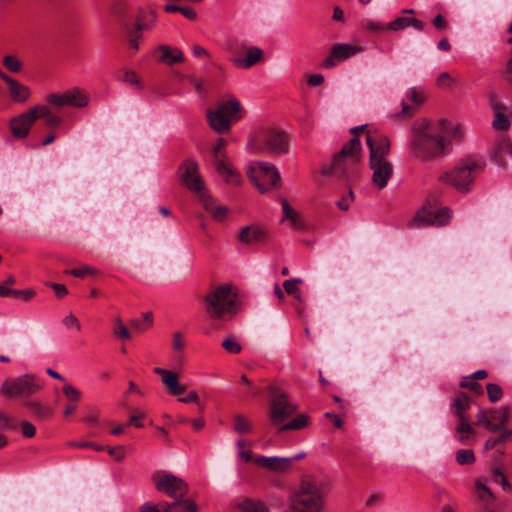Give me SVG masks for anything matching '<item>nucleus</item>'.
<instances>
[{"instance_id":"nucleus-38","label":"nucleus","mask_w":512,"mask_h":512,"mask_svg":"<svg viewBox=\"0 0 512 512\" xmlns=\"http://www.w3.org/2000/svg\"><path fill=\"white\" fill-rule=\"evenodd\" d=\"M411 18L400 16L387 24V30L400 31L411 26Z\"/></svg>"},{"instance_id":"nucleus-14","label":"nucleus","mask_w":512,"mask_h":512,"mask_svg":"<svg viewBox=\"0 0 512 512\" xmlns=\"http://www.w3.org/2000/svg\"><path fill=\"white\" fill-rule=\"evenodd\" d=\"M181 183L199 199L205 195L204 183L199 175V167L194 159H186L179 167Z\"/></svg>"},{"instance_id":"nucleus-4","label":"nucleus","mask_w":512,"mask_h":512,"mask_svg":"<svg viewBox=\"0 0 512 512\" xmlns=\"http://www.w3.org/2000/svg\"><path fill=\"white\" fill-rule=\"evenodd\" d=\"M325 506V486L316 479L303 480L290 496L292 512H323Z\"/></svg>"},{"instance_id":"nucleus-37","label":"nucleus","mask_w":512,"mask_h":512,"mask_svg":"<svg viewBox=\"0 0 512 512\" xmlns=\"http://www.w3.org/2000/svg\"><path fill=\"white\" fill-rule=\"evenodd\" d=\"M308 423V418L306 415H299L296 418H294L292 421L282 425L280 427V431H286V430H298L303 427H305Z\"/></svg>"},{"instance_id":"nucleus-18","label":"nucleus","mask_w":512,"mask_h":512,"mask_svg":"<svg viewBox=\"0 0 512 512\" xmlns=\"http://www.w3.org/2000/svg\"><path fill=\"white\" fill-rule=\"evenodd\" d=\"M154 373L161 377V381L170 395L177 396L186 391V386L179 382V376L176 372L156 367Z\"/></svg>"},{"instance_id":"nucleus-36","label":"nucleus","mask_w":512,"mask_h":512,"mask_svg":"<svg viewBox=\"0 0 512 512\" xmlns=\"http://www.w3.org/2000/svg\"><path fill=\"white\" fill-rule=\"evenodd\" d=\"M233 428L237 434L243 435L252 430V425L243 415H236Z\"/></svg>"},{"instance_id":"nucleus-8","label":"nucleus","mask_w":512,"mask_h":512,"mask_svg":"<svg viewBox=\"0 0 512 512\" xmlns=\"http://www.w3.org/2000/svg\"><path fill=\"white\" fill-rule=\"evenodd\" d=\"M237 296L228 284L220 285L205 298L206 312L213 319H221L225 315L236 313Z\"/></svg>"},{"instance_id":"nucleus-26","label":"nucleus","mask_w":512,"mask_h":512,"mask_svg":"<svg viewBox=\"0 0 512 512\" xmlns=\"http://www.w3.org/2000/svg\"><path fill=\"white\" fill-rule=\"evenodd\" d=\"M264 237L263 231L257 226H246L239 234V241L251 245L258 243Z\"/></svg>"},{"instance_id":"nucleus-58","label":"nucleus","mask_w":512,"mask_h":512,"mask_svg":"<svg viewBox=\"0 0 512 512\" xmlns=\"http://www.w3.org/2000/svg\"><path fill=\"white\" fill-rule=\"evenodd\" d=\"M109 455L112 456L116 461H122L125 457L124 449L122 446L108 447L106 448Z\"/></svg>"},{"instance_id":"nucleus-10","label":"nucleus","mask_w":512,"mask_h":512,"mask_svg":"<svg viewBox=\"0 0 512 512\" xmlns=\"http://www.w3.org/2000/svg\"><path fill=\"white\" fill-rule=\"evenodd\" d=\"M248 177L261 193L279 187L281 178L275 165L269 162L255 161L249 164Z\"/></svg>"},{"instance_id":"nucleus-27","label":"nucleus","mask_w":512,"mask_h":512,"mask_svg":"<svg viewBox=\"0 0 512 512\" xmlns=\"http://www.w3.org/2000/svg\"><path fill=\"white\" fill-rule=\"evenodd\" d=\"M161 52L160 61L168 65L179 63L184 60V55L179 49H172L167 45L159 46Z\"/></svg>"},{"instance_id":"nucleus-31","label":"nucleus","mask_w":512,"mask_h":512,"mask_svg":"<svg viewBox=\"0 0 512 512\" xmlns=\"http://www.w3.org/2000/svg\"><path fill=\"white\" fill-rule=\"evenodd\" d=\"M283 220H289L295 228H302L304 223L297 212L289 205L286 199H281Z\"/></svg>"},{"instance_id":"nucleus-34","label":"nucleus","mask_w":512,"mask_h":512,"mask_svg":"<svg viewBox=\"0 0 512 512\" xmlns=\"http://www.w3.org/2000/svg\"><path fill=\"white\" fill-rule=\"evenodd\" d=\"M240 509L243 512H269L267 506L259 501L246 499L240 504Z\"/></svg>"},{"instance_id":"nucleus-1","label":"nucleus","mask_w":512,"mask_h":512,"mask_svg":"<svg viewBox=\"0 0 512 512\" xmlns=\"http://www.w3.org/2000/svg\"><path fill=\"white\" fill-rule=\"evenodd\" d=\"M465 137V128L445 118L431 121L421 119L411 126L408 149L411 157L419 161H430L448 155L454 141Z\"/></svg>"},{"instance_id":"nucleus-59","label":"nucleus","mask_w":512,"mask_h":512,"mask_svg":"<svg viewBox=\"0 0 512 512\" xmlns=\"http://www.w3.org/2000/svg\"><path fill=\"white\" fill-rule=\"evenodd\" d=\"M62 322L66 327H74L77 331L81 330L78 319L71 313L64 317Z\"/></svg>"},{"instance_id":"nucleus-40","label":"nucleus","mask_w":512,"mask_h":512,"mask_svg":"<svg viewBox=\"0 0 512 512\" xmlns=\"http://www.w3.org/2000/svg\"><path fill=\"white\" fill-rule=\"evenodd\" d=\"M24 406L41 418L48 417L51 413L50 409L44 407L43 405L35 401H26L24 403Z\"/></svg>"},{"instance_id":"nucleus-13","label":"nucleus","mask_w":512,"mask_h":512,"mask_svg":"<svg viewBox=\"0 0 512 512\" xmlns=\"http://www.w3.org/2000/svg\"><path fill=\"white\" fill-rule=\"evenodd\" d=\"M269 391L272 397L270 418L274 425H278L291 416L297 407L288 400L287 394L281 389L271 387Z\"/></svg>"},{"instance_id":"nucleus-39","label":"nucleus","mask_w":512,"mask_h":512,"mask_svg":"<svg viewBox=\"0 0 512 512\" xmlns=\"http://www.w3.org/2000/svg\"><path fill=\"white\" fill-rule=\"evenodd\" d=\"M456 461L459 465H469L475 462L474 452L470 449H460L456 452Z\"/></svg>"},{"instance_id":"nucleus-33","label":"nucleus","mask_w":512,"mask_h":512,"mask_svg":"<svg viewBox=\"0 0 512 512\" xmlns=\"http://www.w3.org/2000/svg\"><path fill=\"white\" fill-rule=\"evenodd\" d=\"M476 494L479 500L483 503V506H490L494 501L495 496L488 486L482 483L480 480L475 482Z\"/></svg>"},{"instance_id":"nucleus-9","label":"nucleus","mask_w":512,"mask_h":512,"mask_svg":"<svg viewBox=\"0 0 512 512\" xmlns=\"http://www.w3.org/2000/svg\"><path fill=\"white\" fill-rule=\"evenodd\" d=\"M42 381L34 374H23L5 379L0 386V395L6 399H28L41 390Z\"/></svg>"},{"instance_id":"nucleus-19","label":"nucleus","mask_w":512,"mask_h":512,"mask_svg":"<svg viewBox=\"0 0 512 512\" xmlns=\"http://www.w3.org/2000/svg\"><path fill=\"white\" fill-rule=\"evenodd\" d=\"M254 463L267 470L283 473L289 469V460L278 456H257Z\"/></svg>"},{"instance_id":"nucleus-11","label":"nucleus","mask_w":512,"mask_h":512,"mask_svg":"<svg viewBox=\"0 0 512 512\" xmlns=\"http://www.w3.org/2000/svg\"><path fill=\"white\" fill-rule=\"evenodd\" d=\"M452 218L448 207H439L436 198H428L422 208L413 217L415 226H444Z\"/></svg>"},{"instance_id":"nucleus-3","label":"nucleus","mask_w":512,"mask_h":512,"mask_svg":"<svg viewBox=\"0 0 512 512\" xmlns=\"http://www.w3.org/2000/svg\"><path fill=\"white\" fill-rule=\"evenodd\" d=\"M367 145L370 150L369 167L372 171V183L382 190L394 172L393 165L388 160L390 141L385 135L368 133Z\"/></svg>"},{"instance_id":"nucleus-60","label":"nucleus","mask_w":512,"mask_h":512,"mask_svg":"<svg viewBox=\"0 0 512 512\" xmlns=\"http://www.w3.org/2000/svg\"><path fill=\"white\" fill-rule=\"evenodd\" d=\"M21 431L24 437L31 438L35 435V427L30 422L24 421L21 423Z\"/></svg>"},{"instance_id":"nucleus-44","label":"nucleus","mask_w":512,"mask_h":512,"mask_svg":"<svg viewBox=\"0 0 512 512\" xmlns=\"http://www.w3.org/2000/svg\"><path fill=\"white\" fill-rule=\"evenodd\" d=\"M3 65L13 73H18L22 69L21 61L14 55L5 56L3 58Z\"/></svg>"},{"instance_id":"nucleus-20","label":"nucleus","mask_w":512,"mask_h":512,"mask_svg":"<svg viewBox=\"0 0 512 512\" xmlns=\"http://www.w3.org/2000/svg\"><path fill=\"white\" fill-rule=\"evenodd\" d=\"M471 404L472 399L465 393L459 392L450 404L451 412L458 421L470 420L467 411L470 409Z\"/></svg>"},{"instance_id":"nucleus-16","label":"nucleus","mask_w":512,"mask_h":512,"mask_svg":"<svg viewBox=\"0 0 512 512\" xmlns=\"http://www.w3.org/2000/svg\"><path fill=\"white\" fill-rule=\"evenodd\" d=\"M36 110L34 107L27 112L13 118L10 122L11 133L15 138H25L32 124L36 121Z\"/></svg>"},{"instance_id":"nucleus-2","label":"nucleus","mask_w":512,"mask_h":512,"mask_svg":"<svg viewBox=\"0 0 512 512\" xmlns=\"http://www.w3.org/2000/svg\"><path fill=\"white\" fill-rule=\"evenodd\" d=\"M360 151L359 139L357 137L352 138L334 156L332 163L322 168L321 175L334 177L348 184L355 181L360 170Z\"/></svg>"},{"instance_id":"nucleus-61","label":"nucleus","mask_w":512,"mask_h":512,"mask_svg":"<svg viewBox=\"0 0 512 512\" xmlns=\"http://www.w3.org/2000/svg\"><path fill=\"white\" fill-rule=\"evenodd\" d=\"M50 286L54 290L56 296L59 298H62L68 294V290L63 284L52 283Z\"/></svg>"},{"instance_id":"nucleus-62","label":"nucleus","mask_w":512,"mask_h":512,"mask_svg":"<svg viewBox=\"0 0 512 512\" xmlns=\"http://www.w3.org/2000/svg\"><path fill=\"white\" fill-rule=\"evenodd\" d=\"M365 28L370 31H383L387 29V25L385 26L383 23L377 21H368Z\"/></svg>"},{"instance_id":"nucleus-7","label":"nucleus","mask_w":512,"mask_h":512,"mask_svg":"<svg viewBox=\"0 0 512 512\" xmlns=\"http://www.w3.org/2000/svg\"><path fill=\"white\" fill-rule=\"evenodd\" d=\"M247 148L252 152L282 155L288 152V136L274 127L262 128L250 139Z\"/></svg>"},{"instance_id":"nucleus-21","label":"nucleus","mask_w":512,"mask_h":512,"mask_svg":"<svg viewBox=\"0 0 512 512\" xmlns=\"http://www.w3.org/2000/svg\"><path fill=\"white\" fill-rule=\"evenodd\" d=\"M203 208L211 214L213 220L223 222L227 219L229 208L224 205H216L214 200L206 193L198 199Z\"/></svg>"},{"instance_id":"nucleus-52","label":"nucleus","mask_w":512,"mask_h":512,"mask_svg":"<svg viewBox=\"0 0 512 512\" xmlns=\"http://www.w3.org/2000/svg\"><path fill=\"white\" fill-rule=\"evenodd\" d=\"M97 270L88 265H83L80 268L72 269L67 271V273L75 276V277H84L85 275H94L97 274Z\"/></svg>"},{"instance_id":"nucleus-5","label":"nucleus","mask_w":512,"mask_h":512,"mask_svg":"<svg viewBox=\"0 0 512 512\" xmlns=\"http://www.w3.org/2000/svg\"><path fill=\"white\" fill-rule=\"evenodd\" d=\"M484 167L485 163L482 159L469 156L461 159L453 169L443 173L440 180L460 192H468L476 176L483 171Z\"/></svg>"},{"instance_id":"nucleus-45","label":"nucleus","mask_w":512,"mask_h":512,"mask_svg":"<svg viewBox=\"0 0 512 512\" xmlns=\"http://www.w3.org/2000/svg\"><path fill=\"white\" fill-rule=\"evenodd\" d=\"M226 145H227V141L223 138H219L218 141L216 142V144L212 150V156H213L215 162H217L218 160L227 159V155L224 150Z\"/></svg>"},{"instance_id":"nucleus-42","label":"nucleus","mask_w":512,"mask_h":512,"mask_svg":"<svg viewBox=\"0 0 512 512\" xmlns=\"http://www.w3.org/2000/svg\"><path fill=\"white\" fill-rule=\"evenodd\" d=\"M302 280L300 278H293L284 281L283 287L285 292L289 295L294 296L297 299H300V289L298 288V284L301 283Z\"/></svg>"},{"instance_id":"nucleus-24","label":"nucleus","mask_w":512,"mask_h":512,"mask_svg":"<svg viewBox=\"0 0 512 512\" xmlns=\"http://www.w3.org/2000/svg\"><path fill=\"white\" fill-rule=\"evenodd\" d=\"M475 429L470 420L458 421L455 428V438L463 445H469L474 441Z\"/></svg>"},{"instance_id":"nucleus-43","label":"nucleus","mask_w":512,"mask_h":512,"mask_svg":"<svg viewBox=\"0 0 512 512\" xmlns=\"http://www.w3.org/2000/svg\"><path fill=\"white\" fill-rule=\"evenodd\" d=\"M496 158H500L503 154L512 157V142L508 139H502L494 148Z\"/></svg>"},{"instance_id":"nucleus-49","label":"nucleus","mask_w":512,"mask_h":512,"mask_svg":"<svg viewBox=\"0 0 512 512\" xmlns=\"http://www.w3.org/2000/svg\"><path fill=\"white\" fill-rule=\"evenodd\" d=\"M113 334L118 338L129 339L131 334L120 318L115 319Z\"/></svg>"},{"instance_id":"nucleus-64","label":"nucleus","mask_w":512,"mask_h":512,"mask_svg":"<svg viewBox=\"0 0 512 512\" xmlns=\"http://www.w3.org/2000/svg\"><path fill=\"white\" fill-rule=\"evenodd\" d=\"M324 77L321 74H313L308 78V84L311 86H318L322 84Z\"/></svg>"},{"instance_id":"nucleus-6","label":"nucleus","mask_w":512,"mask_h":512,"mask_svg":"<svg viewBox=\"0 0 512 512\" xmlns=\"http://www.w3.org/2000/svg\"><path fill=\"white\" fill-rule=\"evenodd\" d=\"M242 112L240 101L233 96H229L218 103L214 110L207 111V119L210 127L215 132L223 134L230 131L233 122L242 118Z\"/></svg>"},{"instance_id":"nucleus-35","label":"nucleus","mask_w":512,"mask_h":512,"mask_svg":"<svg viewBox=\"0 0 512 512\" xmlns=\"http://www.w3.org/2000/svg\"><path fill=\"white\" fill-rule=\"evenodd\" d=\"M406 99L415 107H419L425 101V93L416 87H410L406 91Z\"/></svg>"},{"instance_id":"nucleus-47","label":"nucleus","mask_w":512,"mask_h":512,"mask_svg":"<svg viewBox=\"0 0 512 512\" xmlns=\"http://www.w3.org/2000/svg\"><path fill=\"white\" fill-rule=\"evenodd\" d=\"M63 394L71 403L78 402L81 399V392L69 383L63 386Z\"/></svg>"},{"instance_id":"nucleus-55","label":"nucleus","mask_w":512,"mask_h":512,"mask_svg":"<svg viewBox=\"0 0 512 512\" xmlns=\"http://www.w3.org/2000/svg\"><path fill=\"white\" fill-rule=\"evenodd\" d=\"M71 447H77V448H92L96 451H102L105 449L104 446L96 445L93 442L89 441H79V442H71L69 443Z\"/></svg>"},{"instance_id":"nucleus-48","label":"nucleus","mask_w":512,"mask_h":512,"mask_svg":"<svg viewBox=\"0 0 512 512\" xmlns=\"http://www.w3.org/2000/svg\"><path fill=\"white\" fill-rule=\"evenodd\" d=\"M486 390H487L489 400L493 403L499 401L503 396L502 388L497 384H493V383L487 384Z\"/></svg>"},{"instance_id":"nucleus-50","label":"nucleus","mask_w":512,"mask_h":512,"mask_svg":"<svg viewBox=\"0 0 512 512\" xmlns=\"http://www.w3.org/2000/svg\"><path fill=\"white\" fill-rule=\"evenodd\" d=\"M222 347L231 354H238L242 350V346L233 337H227L222 342Z\"/></svg>"},{"instance_id":"nucleus-46","label":"nucleus","mask_w":512,"mask_h":512,"mask_svg":"<svg viewBox=\"0 0 512 512\" xmlns=\"http://www.w3.org/2000/svg\"><path fill=\"white\" fill-rule=\"evenodd\" d=\"M175 512H197V505L188 499L179 498L175 501Z\"/></svg>"},{"instance_id":"nucleus-53","label":"nucleus","mask_w":512,"mask_h":512,"mask_svg":"<svg viewBox=\"0 0 512 512\" xmlns=\"http://www.w3.org/2000/svg\"><path fill=\"white\" fill-rule=\"evenodd\" d=\"M178 401L181 402V403H185V404L196 403L200 410L203 409V407L199 403L198 393L196 391H194V390L190 391L186 396L179 397Z\"/></svg>"},{"instance_id":"nucleus-56","label":"nucleus","mask_w":512,"mask_h":512,"mask_svg":"<svg viewBox=\"0 0 512 512\" xmlns=\"http://www.w3.org/2000/svg\"><path fill=\"white\" fill-rule=\"evenodd\" d=\"M436 83L440 87H451L454 83V80L449 73L443 72L437 77Z\"/></svg>"},{"instance_id":"nucleus-57","label":"nucleus","mask_w":512,"mask_h":512,"mask_svg":"<svg viewBox=\"0 0 512 512\" xmlns=\"http://www.w3.org/2000/svg\"><path fill=\"white\" fill-rule=\"evenodd\" d=\"M123 80L126 83L134 85V86H136L138 88L141 87L140 79H139L138 75L134 71H126L125 74H124Z\"/></svg>"},{"instance_id":"nucleus-15","label":"nucleus","mask_w":512,"mask_h":512,"mask_svg":"<svg viewBox=\"0 0 512 512\" xmlns=\"http://www.w3.org/2000/svg\"><path fill=\"white\" fill-rule=\"evenodd\" d=\"M477 425L483 426L485 429L491 432H498V437H489L485 444V450H491L496 446L503 444L507 441L508 438L512 436V429H508L507 427H501L493 422L488 417V413L483 409H480L477 413Z\"/></svg>"},{"instance_id":"nucleus-54","label":"nucleus","mask_w":512,"mask_h":512,"mask_svg":"<svg viewBox=\"0 0 512 512\" xmlns=\"http://www.w3.org/2000/svg\"><path fill=\"white\" fill-rule=\"evenodd\" d=\"M184 336L181 332H175L172 338V347L175 351H182L185 348Z\"/></svg>"},{"instance_id":"nucleus-32","label":"nucleus","mask_w":512,"mask_h":512,"mask_svg":"<svg viewBox=\"0 0 512 512\" xmlns=\"http://www.w3.org/2000/svg\"><path fill=\"white\" fill-rule=\"evenodd\" d=\"M483 410L488 413L489 419H491L497 425L501 427H506V423L509 420V407H502L493 410Z\"/></svg>"},{"instance_id":"nucleus-29","label":"nucleus","mask_w":512,"mask_h":512,"mask_svg":"<svg viewBox=\"0 0 512 512\" xmlns=\"http://www.w3.org/2000/svg\"><path fill=\"white\" fill-rule=\"evenodd\" d=\"M66 99H68V106L82 108L88 105V96L83 90L74 88L66 91Z\"/></svg>"},{"instance_id":"nucleus-30","label":"nucleus","mask_w":512,"mask_h":512,"mask_svg":"<svg viewBox=\"0 0 512 512\" xmlns=\"http://www.w3.org/2000/svg\"><path fill=\"white\" fill-rule=\"evenodd\" d=\"M491 107L495 113V117L492 122L493 128L496 130H507L510 127V121L502 112L504 107L498 103H491Z\"/></svg>"},{"instance_id":"nucleus-51","label":"nucleus","mask_w":512,"mask_h":512,"mask_svg":"<svg viewBox=\"0 0 512 512\" xmlns=\"http://www.w3.org/2000/svg\"><path fill=\"white\" fill-rule=\"evenodd\" d=\"M47 102L59 108L63 106H68L66 92H64L63 94L53 93L48 95Z\"/></svg>"},{"instance_id":"nucleus-25","label":"nucleus","mask_w":512,"mask_h":512,"mask_svg":"<svg viewBox=\"0 0 512 512\" xmlns=\"http://www.w3.org/2000/svg\"><path fill=\"white\" fill-rule=\"evenodd\" d=\"M217 173L224 178L227 183L238 185L240 176L237 171L228 163L227 159L215 162Z\"/></svg>"},{"instance_id":"nucleus-23","label":"nucleus","mask_w":512,"mask_h":512,"mask_svg":"<svg viewBox=\"0 0 512 512\" xmlns=\"http://www.w3.org/2000/svg\"><path fill=\"white\" fill-rule=\"evenodd\" d=\"M262 58L263 51L256 46H251L247 48L245 58H234L233 63L239 68L249 69L252 66L259 63L262 60Z\"/></svg>"},{"instance_id":"nucleus-22","label":"nucleus","mask_w":512,"mask_h":512,"mask_svg":"<svg viewBox=\"0 0 512 512\" xmlns=\"http://www.w3.org/2000/svg\"><path fill=\"white\" fill-rule=\"evenodd\" d=\"M5 83L8 85L9 94L14 102L23 103L29 99L31 92L27 86L10 76L5 78Z\"/></svg>"},{"instance_id":"nucleus-63","label":"nucleus","mask_w":512,"mask_h":512,"mask_svg":"<svg viewBox=\"0 0 512 512\" xmlns=\"http://www.w3.org/2000/svg\"><path fill=\"white\" fill-rule=\"evenodd\" d=\"M145 417L144 413H139L137 415H132L129 419V422L127 423V426L134 425L135 427L141 428L142 423L140 422V419H143Z\"/></svg>"},{"instance_id":"nucleus-12","label":"nucleus","mask_w":512,"mask_h":512,"mask_svg":"<svg viewBox=\"0 0 512 512\" xmlns=\"http://www.w3.org/2000/svg\"><path fill=\"white\" fill-rule=\"evenodd\" d=\"M152 480L156 489L169 497L178 499L184 498L188 493V485L177 476L166 471H157L153 474Z\"/></svg>"},{"instance_id":"nucleus-28","label":"nucleus","mask_w":512,"mask_h":512,"mask_svg":"<svg viewBox=\"0 0 512 512\" xmlns=\"http://www.w3.org/2000/svg\"><path fill=\"white\" fill-rule=\"evenodd\" d=\"M34 110H36V120L38 118H44L45 123L49 128H55L62 122V119L52 114L49 107L45 105L34 106Z\"/></svg>"},{"instance_id":"nucleus-41","label":"nucleus","mask_w":512,"mask_h":512,"mask_svg":"<svg viewBox=\"0 0 512 512\" xmlns=\"http://www.w3.org/2000/svg\"><path fill=\"white\" fill-rule=\"evenodd\" d=\"M131 324L134 328L144 331L152 326L153 324V317L151 312H146L143 314L142 319H133L131 321Z\"/></svg>"},{"instance_id":"nucleus-17","label":"nucleus","mask_w":512,"mask_h":512,"mask_svg":"<svg viewBox=\"0 0 512 512\" xmlns=\"http://www.w3.org/2000/svg\"><path fill=\"white\" fill-rule=\"evenodd\" d=\"M359 51L360 48L354 45L336 44L332 47L330 55L324 60L323 67L331 68L335 66L337 62L344 61Z\"/></svg>"}]
</instances>
